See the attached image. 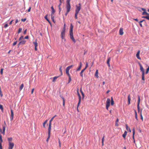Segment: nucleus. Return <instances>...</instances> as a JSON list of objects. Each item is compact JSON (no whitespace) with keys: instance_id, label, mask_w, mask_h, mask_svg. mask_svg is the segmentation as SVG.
I'll return each mask as SVG.
<instances>
[{"instance_id":"nucleus-27","label":"nucleus","mask_w":149,"mask_h":149,"mask_svg":"<svg viewBox=\"0 0 149 149\" xmlns=\"http://www.w3.org/2000/svg\"><path fill=\"white\" fill-rule=\"evenodd\" d=\"M114 104V101L113 100V98L112 97H111V105H113Z\"/></svg>"},{"instance_id":"nucleus-63","label":"nucleus","mask_w":149,"mask_h":149,"mask_svg":"<svg viewBox=\"0 0 149 149\" xmlns=\"http://www.w3.org/2000/svg\"><path fill=\"white\" fill-rule=\"evenodd\" d=\"M145 21V20L143 19V20L139 21V23H141L142 22H143V21Z\"/></svg>"},{"instance_id":"nucleus-4","label":"nucleus","mask_w":149,"mask_h":149,"mask_svg":"<svg viewBox=\"0 0 149 149\" xmlns=\"http://www.w3.org/2000/svg\"><path fill=\"white\" fill-rule=\"evenodd\" d=\"M79 6H76V9L75 10V13H78L81 8V5L80 3H79Z\"/></svg>"},{"instance_id":"nucleus-64","label":"nucleus","mask_w":149,"mask_h":149,"mask_svg":"<svg viewBox=\"0 0 149 149\" xmlns=\"http://www.w3.org/2000/svg\"><path fill=\"white\" fill-rule=\"evenodd\" d=\"M24 38L25 39H28L29 38V36H27L24 37Z\"/></svg>"},{"instance_id":"nucleus-55","label":"nucleus","mask_w":149,"mask_h":149,"mask_svg":"<svg viewBox=\"0 0 149 149\" xmlns=\"http://www.w3.org/2000/svg\"><path fill=\"white\" fill-rule=\"evenodd\" d=\"M58 143L59 147H61V143L59 139L58 140Z\"/></svg>"},{"instance_id":"nucleus-52","label":"nucleus","mask_w":149,"mask_h":149,"mask_svg":"<svg viewBox=\"0 0 149 149\" xmlns=\"http://www.w3.org/2000/svg\"><path fill=\"white\" fill-rule=\"evenodd\" d=\"M26 18H24V19H21V20L22 21L24 22L25 21H26Z\"/></svg>"},{"instance_id":"nucleus-50","label":"nucleus","mask_w":149,"mask_h":149,"mask_svg":"<svg viewBox=\"0 0 149 149\" xmlns=\"http://www.w3.org/2000/svg\"><path fill=\"white\" fill-rule=\"evenodd\" d=\"M88 67V63L86 62V67L84 69H85V70H86V68Z\"/></svg>"},{"instance_id":"nucleus-33","label":"nucleus","mask_w":149,"mask_h":149,"mask_svg":"<svg viewBox=\"0 0 149 149\" xmlns=\"http://www.w3.org/2000/svg\"><path fill=\"white\" fill-rule=\"evenodd\" d=\"M24 86V85L23 84H22L19 87V90L20 91H21L23 89Z\"/></svg>"},{"instance_id":"nucleus-37","label":"nucleus","mask_w":149,"mask_h":149,"mask_svg":"<svg viewBox=\"0 0 149 149\" xmlns=\"http://www.w3.org/2000/svg\"><path fill=\"white\" fill-rule=\"evenodd\" d=\"M118 120H119L118 118H117L116 119V123H115V125L117 126H118Z\"/></svg>"},{"instance_id":"nucleus-12","label":"nucleus","mask_w":149,"mask_h":149,"mask_svg":"<svg viewBox=\"0 0 149 149\" xmlns=\"http://www.w3.org/2000/svg\"><path fill=\"white\" fill-rule=\"evenodd\" d=\"M26 42V41L24 40H22L19 43H18V47L20 45H24V44Z\"/></svg>"},{"instance_id":"nucleus-7","label":"nucleus","mask_w":149,"mask_h":149,"mask_svg":"<svg viewBox=\"0 0 149 149\" xmlns=\"http://www.w3.org/2000/svg\"><path fill=\"white\" fill-rule=\"evenodd\" d=\"M138 104H137V109L138 110L139 112L140 111V108H139V104L140 103V97L139 95H138Z\"/></svg>"},{"instance_id":"nucleus-13","label":"nucleus","mask_w":149,"mask_h":149,"mask_svg":"<svg viewBox=\"0 0 149 149\" xmlns=\"http://www.w3.org/2000/svg\"><path fill=\"white\" fill-rule=\"evenodd\" d=\"M141 9L142 10L144 11L142 13V15H149V14L146 12V10L144 8H142Z\"/></svg>"},{"instance_id":"nucleus-36","label":"nucleus","mask_w":149,"mask_h":149,"mask_svg":"<svg viewBox=\"0 0 149 149\" xmlns=\"http://www.w3.org/2000/svg\"><path fill=\"white\" fill-rule=\"evenodd\" d=\"M47 15H46L45 17V18L49 23H50V21L48 19L47 17Z\"/></svg>"},{"instance_id":"nucleus-62","label":"nucleus","mask_w":149,"mask_h":149,"mask_svg":"<svg viewBox=\"0 0 149 149\" xmlns=\"http://www.w3.org/2000/svg\"><path fill=\"white\" fill-rule=\"evenodd\" d=\"M8 24H6L4 26V27L5 28H6L8 26Z\"/></svg>"},{"instance_id":"nucleus-23","label":"nucleus","mask_w":149,"mask_h":149,"mask_svg":"<svg viewBox=\"0 0 149 149\" xmlns=\"http://www.w3.org/2000/svg\"><path fill=\"white\" fill-rule=\"evenodd\" d=\"M130 100L131 99L130 98V95H129L128 96V104L129 105L130 104Z\"/></svg>"},{"instance_id":"nucleus-17","label":"nucleus","mask_w":149,"mask_h":149,"mask_svg":"<svg viewBox=\"0 0 149 149\" xmlns=\"http://www.w3.org/2000/svg\"><path fill=\"white\" fill-rule=\"evenodd\" d=\"M119 34L120 35H122L123 34V29L122 28H120L119 30Z\"/></svg>"},{"instance_id":"nucleus-35","label":"nucleus","mask_w":149,"mask_h":149,"mask_svg":"<svg viewBox=\"0 0 149 149\" xmlns=\"http://www.w3.org/2000/svg\"><path fill=\"white\" fill-rule=\"evenodd\" d=\"M0 109L1 110V111L2 112H3V107L2 105L0 104Z\"/></svg>"},{"instance_id":"nucleus-26","label":"nucleus","mask_w":149,"mask_h":149,"mask_svg":"<svg viewBox=\"0 0 149 149\" xmlns=\"http://www.w3.org/2000/svg\"><path fill=\"white\" fill-rule=\"evenodd\" d=\"M85 70V69H84L83 70H82L81 71L80 73V75L81 77H83V73L84 72Z\"/></svg>"},{"instance_id":"nucleus-8","label":"nucleus","mask_w":149,"mask_h":149,"mask_svg":"<svg viewBox=\"0 0 149 149\" xmlns=\"http://www.w3.org/2000/svg\"><path fill=\"white\" fill-rule=\"evenodd\" d=\"M65 28H63V30L61 33V37L62 39H63L65 36Z\"/></svg>"},{"instance_id":"nucleus-58","label":"nucleus","mask_w":149,"mask_h":149,"mask_svg":"<svg viewBox=\"0 0 149 149\" xmlns=\"http://www.w3.org/2000/svg\"><path fill=\"white\" fill-rule=\"evenodd\" d=\"M17 41H16L14 42L13 44V45L15 46V45H16L17 44Z\"/></svg>"},{"instance_id":"nucleus-60","label":"nucleus","mask_w":149,"mask_h":149,"mask_svg":"<svg viewBox=\"0 0 149 149\" xmlns=\"http://www.w3.org/2000/svg\"><path fill=\"white\" fill-rule=\"evenodd\" d=\"M62 3V2H60V3L58 5V7H61V3Z\"/></svg>"},{"instance_id":"nucleus-22","label":"nucleus","mask_w":149,"mask_h":149,"mask_svg":"<svg viewBox=\"0 0 149 149\" xmlns=\"http://www.w3.org/2000/svg\"><path fill=\"white\" fill-rule=\"evenodd\" d=\"M7 139L8 141V143H9L10 142H12V141L13 140L12 137H10L8 138Z\"/></svg>"},{"instance_id":"nucleus-2","label":"nucleus","mask_w":149,"mask_h":149,"mask_svg":"<svg viewBox=\"0 0 149 149\" xmlns=\"http://www.w3.org/2000/svg\"><path fill=\"white\" fill-rule=\"evenodd\" d=\"M70 0H67L66 1V13L65 14V15L66 16L67 15L68 13L70 12V8L71 6L70 4Z\"/></svg>"},{"instance_id":"nucleus-16","label":"nucleus","mask_w":149,"mask_h":149,"mask_svg":"<svg viewBox=\"0 0 149 149\" xmlns=\"http://www.w3.org/2000/svg\"><path fill=\"white\" fill-rule=\"evenodd\" d=\"M140 52V51L139 50L136 54V56L138 59L141 60V58L139 56Z\"/></svg>"},{"instance_id":"nucleus-47","label":"nucleus","mask_w":149,"mask_h":149,"mask_svg":"<svg viewBox=\"0 0 149 149\" xmlns=\"http://www.w3.org/2000/svg\"><path fill=\"white\" fill-rule=\"evenodd\" d=\"M78 13H75V18L76 19H77L78 18V17H77V15H78Z\"/></svg>"},{"instance_id":"nucleus-9","label":"nucleus","mask_w":149,"mask_h":149,"mask_svg":"<svg viewBox=\"0 0 149 149\" xmlns=\"http://www.w3.org/2000/svg\"><path fill=\"white\" fill-rule=\"evenodd\" d=\"M4 125H2L3 131L2 132V133L3 134V135H4L5 134V129L6 126V124L5 121L4 122Z\"/></svg>"},{"instance_id":"nucleus-57","label":"nucleus","mask_w":149,"mask_h":149,"mask_svg":"<svg viewBox=\"0 0 149 149\" xmlns=\"http://www.w3.org/2000/svg\"><path fill=\"white\" fill-rule=\"evenodd\" d=\"M0 95L1 97H2L3 96V94H2L1 90H0Z\"/></svg>"},{"instance_id":"nucleus-15","label":"nucleus","mask_w":149,"mask_h":149,"mask_svg":"<svg viewBox=\"0 0 149 149\" xmlns=\"http://www.w3.org/2000/svg\"><path fill=\"white\" fill-rule=\"evenodd\" d=\"M11 118H10L11 120H13V116H14V114L13 112V110L12 109H11Z\"/></svg>"},{"instance_id":"nucleus-61","label":"nucleus","mask_w":149,"mask_h":149,"mask_svg":"<svg viewBox=\"0 0 149 149\" xmlns=\"http://www.w3.org/2000/svg\"><path fill=\"white\" fill-rule=\"evenodd\" d=\"M31 7H29V9L28 10H27V11L28 12H30V10H31Z\"/></svg>"},{"instance_id":"nucleus-59","label":"nucleus","mask_w":149,"mask_h":149,"mask_svg":"<svg viewBox=\"0 0 149 149\" xmlns=\"http://www.w3.org/2000/svg\"><path fill=\"white\" fill-rule=\"evenodd\" d=\"M1 143L0 142V149H2Z\"/></svg>"},{"instance_id":"nucleus-38","label":"nucleus","mask_w":149,"mask_h":149,"mask_svg":"<svg viewBox=\"0 0 149 149\" xmlns=\"http://www.w3.org/2000/svg\"><path fill=\"white\" fill-rule=\"evenodd\" d=\"M135 113V118L137 120H138L137 118V115L136 113V112L135 110H134Z\"/></svg>"},{"instance_id":"nucleus-19","label":"nucleus","mask_w":149,"mask_h":149,"mask_svg":"<svg viewBox=\"0 0 149 149\" xmlns=\"http://www.w3.org/2000/svg\"><path fill=\"white\" fill-rule=\"evenodd\" d=\"M110 60H111L110 58L109 57L108 58L107 61V64L108 66L109 67H110V63H109Z\"/></svg>"},{"instance_id":"nucleus-25","label":"nucleus","mask_w":149,"mask_h":149,"mask_svg":"<svg viewBox=\"0 0 149 149\" xmlns=\"http://www.w3.org/2000/svg\"><path fill=\"white\" fill-rule=\"evenodd\" d=\"M80 92L81 94V95H82V98H84V93L83 92V91H82V88H81L80 89Z\"/></svg>"},{"instance_id":"nucleus-53","label":"nucleus","mask_w":149,"mask_h":149,"mask_svg":"<svg viewBox=\"0 0 149 149\" xmlns=\"http://www.w3.org/2000/svg\"><path fill=\"white\" fill-rule=\"evenodd\" d=\"M3 68H1V70H0V73L1 74H3Z\"/></svg>"},{"instance_id":"nucleus-34","label":"nucleus","mask_w":149,"mask_h":149,"mask_svg":"<svg viewBox=\"0 0 149 149\" xmlns=\"http://www.w3.org/2000/svg\"><path fill=\"white\" fill-rule=\"evenodd\" d=\"M58 77V76H57V77H54L53 78V80H52V81L53 82H54L56 80V79H57Z\"/></svg>"},{"instance_id":"nucleus-46","label":"nucleus","mask_w":149,"mask_h":149,"mask_svg":"<svg viewBox=\"0 0 149 149\" xmlns=\"http://www.w3.org/2000/svg\"><path fill=\"white\" fill-rule=\"evenodd\" d=\"M22 28H19L18 29V33H19L20 32H21L22 31Z\"/></svg>"},{"instance_id":"nucleus-32","label":"nucleus","mask_w":149,"mask_h":149,"mask_svg":"<svg viewBox=\"0 0 149 149\" xmlns=\"http://www.w3.org/2000/svg\"><path fill=\"white\" fill-rule=\"evenodd\" d=\"M61 68H62V66H60V68H59V71L61 73V75H63V72H62V70Z\"/></svg>"},{"instance_id":"nucleus-28","label":"nucleus","mask_w":149,"mask_h":149,"mask_svg":"<svg viewBox=\"0 0 149 149\" xmlns=\"http://www.w3.org/2000/svg\"><path fill=\"white\" fill-rule=\"evenodd\" d=\"M126 129L127 131H129L130 132H131V130L130 127H129L127 124H126Z\"/></svg>"},{"instance_id":"nucleus-56","label":"nucleus","mask_w":149,"mask_h":149,"mask_svg":"<svg viewBox=\"0 0 149 149\" xmlns=\"http://www.w3.org/2000/svg\"><path fill=\"white\" fill-rule=\"evenodd\" d=\"M140 116H141V119L143 121V116H142V115L141 111V112Z\"/></svg>"},{"instance_id":"nucleus-11","label":"nucleus","mask_w":149,"mask_h":149,"mask_svg":"<svg viewBox=\"0 0 149 149\" xmlns=\"http://www.w3.org/2000/svg\"><path fill=\"white\" fill-rule=\"evenodd\" d=\"M33 43L35 45V51H36L37 50V47L38 46V44L36 40L35 42H33Z\"/></svg>"},{"instance_id":"nucleus-51","label":"nucleus","mask_w":149,"mask_h":149,"mask_svg":"<svg viewBox=\"0 0 149 149\" xmlns=\"http://www.w3.org/2000/svg\"><path fill=\"white\" fill-rule=\"evenodd\" d=\"M62 99L63 100V106H64V105H65V100H64V98L63 97H62Z\"/></svg>"},{"instance_id":"nucleus-54","label":"nucleus","mask_w":149,"mask_h":149,"mask_svg":"<svg viewBox=\"0 0 149 149\" xmlns=\"http://www.w3.org/2000/svg\"><path fill=\"white\" fill-rule=\"evenodd\" d=\"M54 16H53V15H51V19H52L53 22H54Z\"/></svg>"},{"instance_id":"nucleus-31","label":"nucleus","mask_w":149,"mask_h":149,"mask_svg":"<svg viewBox=\"0 0 149 149\" xmlns=\"http://www.w3.org/2000/svg\"><path fill=\"white\" fill-rule=\"evenodd\" d=\"M77 93L79 97V100H81V96L80 94H79V91H78V89L77 90Z\"/></svg>"},{"instance_id":"nucleus-20","label":"nucleus","mask_w":149,"mask_h":149,"mask_svg":"<svg viewBox=\"0 0 149 149\" xmlns=\"http://www.w3.org/2000/svg\"><path fill=\"white\" fill-rule=\"evenodd\" d=\"M82 67V63L81 62L79 63V65L78 68L77 69V71H78Z\"/></svg>"},{"instance_id":"nucleus-5","label":"nucleus","mask_w":149,"mask_h":149,"mask_svg":"<svg viewBox=\"0 0 149 149\" xmlns=\"http://www.w3.org/2000/svg\"><path fill=\"white\" fill-rule=\"evenodd\" d=\"M66 74L68 75L69 77V80L68 83H69L71 81V78L70 75L69 73V71L65 70Z\"/></svg>"},{"instance_id":"nucleus-29","label":"nucleus","mask_w":149,"mask_h":149,"mask_svg":"<svg viewBox=\"0 0 149 149\" xmlns=\"http://www.w3.org/2000/svg\"><path fill=\"white\" fill-rule=\"evenodd\" d=\"M135 134V130L134 128L133 129V138L134 140H135L134 138V135Z\"/></svg>"},{"instance_id":"nucleus-45","label":"nucleus","mask_w":149,"mask_h":149,"mask_svg":"<svg viewBox=\"0 0 149 149\" xmlns=\"http://www.w3.org/2000/svg\"><path fill=\"white\" fill-rule=\"evenodd\" d=\"M54 118V117H52V118L51 119V120L49 121V124H52V122L53 120V119Z\"/></svg>"},{"instance_id":"nucleus-42","label":"nucleus","mask_w":149,"mask_h":149,"mask_svg":"<svg viewBox=\"0 0 149 149\" xmlns=\"http://www.w3.org/2000/svg\"><path fill=\"white\" fill-rule=\"evenodd\" d=\"M144 74H142V80H144V81L145 80Z\"/></svg>"},{"instance_id":"nucleus-44","label":"nucleus","mask_w":149,"mask_h":149,"mask_svg":"<svg viewBox=\"0 0 149 149\" xmlns=\"http://www.w3.org/2000/svg\"><path fill=\"white\" fill-rule=\"evenodd\" d=\"M3 142V140L2 138V136L0 134V142H1V143H2Z\"/></svg>"},{"instance_id":"nucleus-14","label":"nucleus","mask_w":149,"mask_h":149,"mask_svg":"<svg viewBox=\"0 0 149 149\" xmlns=\"http://www.w3.org/2000/svg\"><path fill=\"white\" fill-rule=\"evenodd\" d=\"M52 124H49V127L48 128V134H50L51 130Z\"/></svg>"},{"instance_id":"nucleus-48","label":"nucleus","mask_w":149,"mask_h":149,"mask_svg":"<svg viewBox=\"0 0 149 149\" xmlns=\"http://www.w3.org/2000/svg\"><path fill=\"white\" fill-rule=\"evenodd\" d=\"M149 71V66L148 67V68L147 69L146 71V74H147L148 73V71Z\"/></svg>"},{"instance_id":"nucleus-39","label":"nucleus","mask_w":149,"mask_h":149,"mask_svg":"<svg viewBox=\"0 0 149 149\" xmlns=\"http://www.w3.org/2000/svg\"><path fill=\"white\" fill-rule=\"evenodd\" d=\"M95 76L97 77H98V70H97L96 71L95 73Z\"/></svg>"},{"instance_id":"nucleus-49","label":"nucleus","mask_w":149,"mask_h":149,"mask_svg":"<svg viewBox=\"0 0 149 149\" xmlns=\"http://www.w3.org/2000/svg\"><path fill=\"white\" fill-rule=\"evenodd\" d=\"M24 36H21L19 38V40H22L23 39Z\"/></svg>"},{"instance_id":"nucleus-41","label":"nucleus","mask_w":149,"mask_h":149,"mask_svg":"<svg viewBox=\"0 0 149 149\" xmlns=\"http://www.w3.org/2000/svg\"><path fill=\"white\" fill-rule=\"evenodd\" d=\"M50 134H48V138L46 140V141H47V142H48L49 140L50 137Z\"/></svg>"},{"instance_id":"nucleus-43","label":"nucleus","mask_w":149,"mask_h":149,"mask_svg":"<svg viewBox=\"0 0 149 149\" xmlns=\"http://www.w3.org/2000/svg\"><path fill=\"white\" fill-rule=\"evenodd\" d=\"M81 100H79L78 104L77 105V108H78L79 107V104L81 103Z\"/></svg>"},{"instance_id":"nucleus-6","label":"nucleus","mask_w":149,"mask_h":149,"mask_svg":"<svg viewBox=\"0 0 149 149\" xmlns=\"http://www.w3.org/2000/svg\"><path fill=\"white\" fill-rule=\"evenodd\" d=\"M14 143L13 142H10L8 144V149H13L14 146Z\"/></svg>"},{"instance_id":"nucleus-21","label":"nucleus","mask_w":149,"mask_h":149,"mask_svg":"<svg viewBox=\"0 0 149 149\" xmlns=\"http://www.w3.org/2000/svg\"><path fill=\"white\" fill-rule=\"evenodd\" d=\"M51 8L52 9L51 15H53L54 14V13L55 12V11L53 6H52L51 7Z\"/></svg>"},{"instance_id":"nucleus-18","label":"nucleus","mask_w":149,"mask_h":149,"mask_svg":"<svg viewBox=\"0 0 149 149\" xmlns=\"http://www.w3.org/2000/svg\"><path fill=\"white\" fill-rule=\"evenodd\" d=\"M127 132L125 131L124 134L122 135L124 139H126V136L127 134Z\"/></svg>"},{"instance_id":"nucleus-3","label":"nucleus","mask_w":149,"mask_h":149,"mask_svg":"<svg viewBox=\"0 0 149 149\" xmlns=\"http://www.w3.org/2000/svg\"><path fill=\"white\" fill-rule=\"evenodd\" d=\"M110 100L109 98H108L106 101V108L107 110H108V108L110 106Z\"/></svg>"},{"instance_id":"nucleus-30","label":"nucleus","mask_w":149,"mask_h":149,"mask_svg":"<svg viewBox=\"0 0 149 149\" xmlns=\"http://www.w3.org/2000/svg\"><path fill=\"white\" fill-rule=\"evenodd\" d=\"M142 18H146L148 20H149V15H147V16H142Z\"/></svg>"},{"instance_id":"nucleus-40","label":"nucleus","mask_w":149,"mask_h":149,"mask_svg":"<svg viewBox=\"0 0 149 149\" xmlns=\"http://www.w3.org/2000/svg\"><path fill=\"white\" fill-rule=\"evenodd\" d=\"M48 120H46L45 122L43 123V127L45 128V124H46V123L47 122Z\"/></svg>"},{"instance_id":"nucleus-24","label":"nucleus","mask_w":149,"mask_h":149,"mask_svg":"<svg viewBox=\"0 0 149 149\" xmlns=\"http://www.w3.org/2000/svg\"><path fill=\"white\" fill-rule=\"evenodd\" d=\"M73 66V65H70V66H68V67H67L66 68L65 70H67L69 71V70H70V68H72V67Z\"/></svg>"},{"instance_id":"nucleus-10","label":"nucleus","mask_w":149,"mask_h":149,"mask_svg":"<svg viewBox=\"0 0 149 149\" xmlns=\"http://www.w3.org/2000/svg\"><path fill=\"white\" fill-rule=\"evenodd\" d=\"M139 65L140 67V70L142 72V74H145L144 69L141 64L140 63H139Z\"/></svg>"},{"instance_id":"nucleus-1","label":"nucleus","mask_w":149,"mask_h":149,"mask_svg":"<svg viewBox=\"0 0 149 149\" xmlns=\"http://www.w3.org/2000/svg\"><path fill=\"white\" fill-rule=\"evenodd\" d=\"M73 26L72 24H71L70 26V36L71 39V40L74 43H75L76 42V40L74 37L73 32Z\"/></svg>"}]
</instances>
